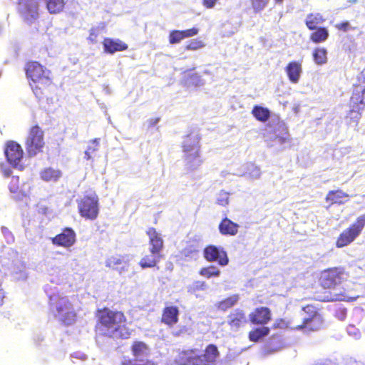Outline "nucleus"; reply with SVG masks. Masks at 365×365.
<instances>
[{"mask_svg":"<svg viewBox=\"0 0 365 365\" xmlns=\"http://www.w3.org/2000/svg\"><path fill=\"white\" fill-rule=\"evenodd\" d=\"M97 331L113 338H128L131 331L125 324V317L120 312L103 310L101 312Z\"/></svg>","mask_w":365,"mask_h":365,"instance_id":"1","label":"nucleus"},{"mask_svg":"<svg viewBox=\"0 0 365 365\" xmlns=\"http://www.w3.org/2000/svg\"><path fill=\"white\" fill-rule=\"evenodd\" d=\"M51 312L54 317L65 325H71L76 320L77 307L74 300L57 292L50 297Z\"/></svg>","mask_w":365,"mask_h":365,"instance_id":"2","label":"nucleus"},{"mask_svg":"<svg viewBox=\"0 0 365 365\" xmlns=\"http://www.w3.org/2000/svg\"><path fill=\"white\" fill-rule=\"evenodd\" d=\"M26 72L33 92L40 97L43 91L51 83L50 71L38 62H29L26 65Z\"/></svg>","mask_w":365,"mask_h":365,"instance_id":"3","label":"nucleus"},{"mask_svg":"<svg viewBox=\"0 0 365 365\" xmlns=\"http://www.w3.org/2000/svg\"><path fill=\"white\" fill-rule=\"evenodd\" d=\"M200 140L197 133H192L185 137L182 143L185 165L190 170L196 169L202 164Z\"/></svg>","mask_w":365,"mask_h":365,"instance_id":"4","label":"nucleus"},{"mask_svg":"<svg viewBox=\"0 0 365 365\" xmlns=\"http://www.w3.org/2000/svg\"><path fill=\"white\" fill-rule=\"evenodd\" d=\"M78 207L81 217L93 220L99 212L98 197L93 191L88 192L78 200Z\"/></svg>","mask_w":365,"mask_h":365,"instance_id":"5","label":"nucleus"},{"mask_svg":"<svg viewBox=\"0 0 365 365\" xmlns=\"http://www.w3.org/2000/svg\"><path fill=\"white\" fill-rule=\"evenodd\" d=\"M364 226L365 215H363L339 235L336 241V247L342 248L353 242L360 235Z\"/></svg>","mask_w":365,"mask_h":365,"instance_id":"6","label":"nucleus"},{"mask_svg":"<svg viewBox=\"0 0 365 365\" xmlns=\"http://www.w3.org/2000/svg\"><path fill=\"white\" fill-rule=\"evenodd\" d=\"M43 136V131L39 126L31 128L26 141V148L29 155L35 156L42 152L45 145Z\"/></svg>","mask_w":365,"mask_h":365,"instance_id":"7","label":"nucleus"},{"mask_svg":"<svg viewBox=\"0 0 365 365\" xmlns=\"http://www.w3.org/2000/svg\"><path fill=\"white\" fill-rule=\"evenodd\" d=\"M131 351L134 360L125 361L123 365H156L153 361L148 359L150 349L144 342L134 341L131 346Z\"/></svg>","mask_w":365,"mask_h":365,"instance_id":"8","label":"nucleus"},{"mask_svg":"<svg viewBox=\"0 0 365 365\" xmlns=\"http://www.w3.org/2000/svg\"><path fill=\"white\" fill-rule=\"evenodd\" d=\"M46 273L52 283L72 286L71 275L59 263L48 262L46 267Z\"/></svg>","mask_w":365,"mask_h":365,"instance_id":"9","label":"nucleus"},{"mask_svg":"<svg viewBox=\"0 0 365 365\" xmlns=\"http://www.w3.org/2000/svg\"><path fill=\"white\" fill-rule=\"evenodd\" d=\"M4 152L8 162L12 166L18 169L23 168L24 151L19 144L14 141L8 142Z\"/></svg>","mask_w":365,"mask_h":365,"instance_id":"10","label":"nucleus"},{"mask_svg":"<svg viewBox=\"0 0 365 365\" xmlns=\"http://www.w3.org/2000/svg\"><path fill=\"white\" fill-rule=\"evenodd\" d=\"M345 276L346 274L341 269H329L322 272L320 283L324 288H331L340 283Z\"/></svg>","mask_w":365,"mask_h":365,"instance_id":"11","label":"nucleus"},{"mask_svg":"<svg viewBox=\"0 0 365 365\" xmlns=\"http://www.w3.org/2000/svg\"><path fill=\"white\" fill-rule=\"evenodd\" d=\"M204 257L209 262H217L220 266H226L229 262L226 252L222 248L213 245L204 250Z\"/></svg>","mask_w":365,"mask_h":365,"instance_id":"12","label":"nucleus"},{"mask_svg":"<svg viewBox=\"0 0 365 365\" xmlns=\"http://www.w3.org/2000/svg\"><path fill=\"white\" fill-rule=\"evenodd\" d=\"M53 245L68 249L72 247L76 242V233L70 229H65L61 233L51 238Z\"/></svg>","mask_w":365,"mask_h":365,"instance_id":"13","label":"nucleus"},{"mask_svg":"<svg viewBox=\"0 0 365 365\" xmlns=\"http://www.w3.org/2000/svg\"><path fill=\"white\" fill-rule=\"evenodd\" d=\"M202 358L197 350H187L178 354L175 359L178 365H201Z\"/></svg>","mask_w":365,"mask_h":365,"instance_id":"14","label":"nucleus"},{"mask_svg":"<svg viewBox=\"0 0 365 365\" xmlns=\"http://www.w3.org/2000/svg\"><path fill=\"white\" fill-rule=\"evenodd\" d=\"M303 311L310 314V317L304 318V326L312 330L319 329L323 324V319L320 314H317L313 306L307 305L303 307Z\"/></svg>","mask_w":365,"mask_h":365,"instance_id":"15","label":"nucleus"},{"mask_svg":"<svg viewBox=\"0 0 365 365\" xmlns=\"http://www.w3.org/2000/svg\"><path fill=\"white\" fill-rule=\"evenodd\" d=\"M284 71L289 82L297 84L299 82L303 73L302 63L297 61H290L284 68Z\"/></svg>","mask_w":365,"mask_h":365,"instance_id":"16","label":"nucleus"},{"mask_svg":"<svg viewBox=\"0 0 365 365\" xmlns=\"http://www.w3.org/2000/svg\"><path fill=\"white\" fill-rule=\"evenodd\" d=\"M149 238V250L152 253H159L163 247V240L160 233L153 227H150L146 232Z\"/></svg>","mask_w":365,"mask_h":365,"instance_id":"17","label":"nucleus"},{"mask_svg":"<svg viewBox=\"0 0 365 365\" xmlns=\"http://www.w3.org/2000/svg\"><path fill=\"white\" fill-rule=\"evenodd\" d=\"M237 175L255 180L260 178L262 172L259 166L251 163H247L241 166V170L237 173Z\"/></svg>","mask_w":365,"mask_h":365,"instance_id":"18","label":"nucleus"},{"mask_svg":"<svg viewBox=\"0 0 365 365\" xmlns=\"http://www.w3.org/2000/svg\"><path fill=\"white\" fill-rule=\"evenodd\" d=\"M250 319L253 324H265L270 319V311L267 307L257 308L250 314Z\"/></svg>","mask_w":365,"mask_h":365,"instance_id":"19","label":"nucleus"},{"mask_svg":"<svg viewBox=\"0 0 365 365\" xmlns=\"http://www.w3.org/2000/svg\"><path fill=\"white\" fill-rule=\"evenodd\" d=\"M103 44L105 51L109 53L125 51L128 48L127 44L120 39L107 38L104 39Z\"/></svg>","mask_w":365,"mask_h":365,"instance_id":"20","label":"nucleus"},{"mask_svg":"<svg viewBox=\"0 0 365 365\" xmlns=\"http://www.w3.org/2000/svg\"><path fill=\"white\" fill-rule=\"evenodd\" d=\"M179 311L178 307L170 306L164 309L162 314V322L173 326L178 322Z\"/></svg>","mask_w":365,"mask_h":365,"instance_id":"21","label":"nucleus"},{"mask_svg":"<svg viewBox=\"0 0 365 365\" xmlns=\"http://www.w3.org/2000/svg\"><path fill=\"white\" fill-rule=\"evenodd\" d=\"M349 195L341 190H331L326 196V201L330 204H343L349 200Z\"/></svg>","mask_w":365,"mask_h":365,"instance_id":"22","label":"nucleus"},{"mask_svg":"<svg viewBox=\"0 0 365 365\" xmlns=\"http://www.w3.org/2000/svg\"><path fill=\"white\" fill-rule=\"evenodd\" d=\"M38 3L36 0H29L25 8L21 11L22 15L27 21L35 19L38 16Z\"/></svg>","mask_w":365,"mask_h":365,"instance_id":"23","label":"nucleus"},{"mask_svg":"<svg viewBox=\"0 0 365 365\" xmlns=\"http://www.w3.org/2000/svg\"><path fill=\"white\" fill-rule=\"evenodd\" d=\"M239 225L228 218L222 220L219 225V230L224 235H235L238 232Z\"/></svg>","mask_w":365,"mask_h":365,"instance_id":"24","label":"nucleus"},{"mask_svg":"<svg viewBox=\"0 0 365 365\" xmlns=\"http://www.w3.org/2000/svg\"><path fill=\"white\" fill-rule=\"evenodd\" d=\"M351 102L359 108L360 106H365V86L358 85L355 86Z\"/></svg>","mask_w":365,"mask_h":365,"instance_id":"25","label":"nucleus"},{"mask_svg":"<svg viewBox=\"0 0 365 365\" xmlns=\"http://www.w3.org/2000/svg\"><path fill=\"white\" fill-rule=\"evenodd\" d=\"M40 175L41 178L46 182H56L61 177V172L58 169L47 168Z\"/></svg>","mask_w":365,"mask_h":365,"instance_id":"26","label":"nucleus"},{"mask_svg":"<svg viewBox=\"0 0 365 365\" xmlns=\"http://www.w3.org/2000/svg\"><path fill=\"white\" fill-rule=\"evenodd\" d=\"M252 115L259 121L265 123L270 117V110L261 106H255L252 110Z\"/></svg>","mask_w":365,"mask_h":365,"instance_id":"27","label":"nucleus"},{"mask_svg":"<svg viewBox=\"0 0 365 365\" xmlns=\"http://www.w3.org/2000/svg\"><path fill=\"white\" fill-rule=\"evenodd\" d=\"M218 355V351L215 346L209 345L205 351L203 355H200L202 358L201 365L208 363H212L215 361Z\"/></svg>","mask_w":365,"mask_h":365,"instance_id":"28","label":"nucleus"},{"mask_svg":"<svg viewBox=\"0 0 365 365\" xmlns=\"http://www.w3.org/2000/svg\"><path fill=\"white\" fill-rule=\"evenodd\" d=\"M185 78V82L187 86L200 87L205 84L203 76L197 73L186 74Z\"/></svg>","mask_w":365,"mask_h":365,"instance_id":"29","label":"nucleus"},{"mask_svg":"<svg viewBox=\"0 0 365 365\" xmlns=\"http://www.w3.org/2000/svg\"><path fill=\"white\" fill-rule=\"evenodd\" d=\"M46 8L51 14H57L63 11L65 6L64 0H45Z\"/></svg>","mask_w":365,"mask_h":365,"instance_id":"30","label":"nucleus"},{"mask_svg":"<svg viewBox=\"0 0 365 365\" xmlns=\"http://www.w3.org/2000/svg\"><path fill=\"white\" fill-rule=\"evenodd\" d=\"M246 322L245 314L242 312H236L229 316V324L234 329H237Z\"/></svg>","mask_w":365,"mask_h":365,"instance_id":"31","label":"nucleus"},{"mask_svg":"<svg viewBox=\"0 0 365 365\" xmlns=\"http://www.w3.org/2000/svg\"><path fill=\"white\" fill-rule=\"evenodd\" d=\"M159 260V253H152L144 256L140 261V265L142 268L153 267Z\"/></svg>","mask_w":365,"mask_h":365,"instance_id":"32","label":"nucleus"},{"mask_svg":"<svg viewBox=\"0 0 365 365\" xmlns=\"http://www.w3.org/2000/svg\"><path fill=\"white\" fill-rule=\"evenodd\" d=\"M324 19L320 14H310L306 18V25L307 26L311 29H316L317 25L323 23Z\"/></svg>","mask_w":365,"mask_h":365,"instance_id":"33","label":"nucleus"},{"mask_svg":"<svg viewBox=\"0 0 365 365\" xmlns=\"http://www.w3.org/2000/svg\"><path fill=\"white\" fill-rule=\"evenodd\" d=\"M313 58L316 64L322 66L327 62V51L322 47L317 48L313 51Z\"/></svg>","mask_w":365,"mask_h":365,"instance_id":"34","label":"nucleus"},{"mask_svg":"<svg viewBox=\"0 0 365 365\" xmlns=\"http://www.w3.org/2000/svg\"><path fill=\"white\" fill-rule=\"evenodd\" d=\"M329 37V31L326 28H318L310 35V39L314 43L324 42Z\"/></svg>","mask_w":365,"mask_h":365,"instance_id":"35","label":"nucleus"},{"mask_svg":"<svg viewBox=\"0 0 365 365\" xmlns=\"http://www.w3.org/2000/svg\"><path fill=\"white\" fill-rule=\"evenodd\" d=\"M207 288L208 286L205 282L196 280L188 286L187 291L190 293L195 294L197 297H199L200 295L198 294V292L205 291L207 289Z\"/></svg>","mask_w":365,"mask_h":365,"instance_id":"36","label":"nucleus"},{"mask_svg":"<svg viewBox=\"0 0 365 365\" xmlns=\"http://www.w3.org/2000/svg\"><path fill=\"white\" fill-rule=\"evenodd\" d=\"M269 332V328L262 327L251 331L249 334V338L252 341L256 342L261 338L268 335Z\"/></svg>","mask_w":365,"mask_h":365,"instance_id":"37","label":"nucleus"},{"mask_svg":"<svg viewBox=\"0 0 365 365\" xmlns=\"http://www.w3.org/2000/svg\"><path fill=\"white\" fill-rule=\"evenodd\" d=\"M239 300V297L237 294L232 295L227 299L217 303V307L221 310H226L234 306Z\"/></svg>","mask_w":365,"mask_h":365,"instance_id":"38","label":"nucleus"},{"mask_svg":"<svg viewBox=\"0 0 365 365\" xmlns=\"http://www.w3.org/2000/svg\"><path fill=\"white\" fill-rule=\"evenodd\" d=\"M200 274L205 278H210L212 277H218L220 274V270L215 266H209L203 267L200 271Z\"/></svg>","mask_w":365,"mask_h":365,"instance_id":"39","label":"nucleus"},{"mask_svg":"<svg viewBox=\"0 0 365 365\" xmlns=\"http://www.w3.org/2000/svg\"><path fill=\"white\" fill-rule=\"evenodd\" d=\"M98 140L95 139L91 141L84 153L85 158L88 160H93V154L98 150Z\"/></svg>","mask_w":365,"mask_h":365,"instance_id":"40","label":"nucleus"},{"mask_svg":"<svg viewBox=\"0 0 365 365\" xmlns=\"http://www.w3.org/2000/svg\"><path fill=\"white\" fill-rule=\"evenodd\" d=\"M123 263V259L120 256L113 255L108 257L106 260V266L111 269H117Z\"/></svg>","mask_w":365,"mask_h":365,"instance_id":"41","label":"nucleus"},{"mask_svg":"<svg viewBox=\"0 0 365 365\" xmlns=\"http://www.w3.org/2000/svg\"><path fill=\"white\" fill-rule=\"evenodd\" d=\"M19 180L18 177H12L9 184V189L10 192L14 195L15 197H20L21 191L19 187Z\"/></svg>","mask_w":365,"mask_h":365,"instance_id":"42","label":"nucleus"},{"mask_svg":"<svg viewBox=\"0 0 365 365\" xmlns=\"http://www.w3.org/2000/svg\"><path fill=\"white\" fill-rule=\"evenodd\" d=\"M251 6L255 12L262 11L268 4L269 0H250Z\"/></svg>","mask_w":365,"mask_h":365,"instance_id":"43","label":"nucleus"},{"mask_svg":"<svg viewBox=\"0 0 365 365\" xmlns=\"http://www.w3.org/2000/svg\"><path fill=\"white\" fill-rule=\"evenodd\" d=\"M357 298V297H349L343 294H338L336 292L331 293V297L327 300H339V301H347V302H352L355 300Z\"/></svg>","mask_w":365,"mask_h":365,"instance_id":"44","label":"nucleus"},{"mask_svg":"<svg viewBox=\"0 0 365 365\" xmlns=\"http://www.w3.org/2000/svg\"><path fill=\"white\" fill-rule=\"evenodd\" d=\"M216 202L221 206H226L229 203V193L221 190L217 195Z\"/></svg>","mask_w":365,"mask_h":365,"instance_id":"45","label":"nucleus"},{"mask_svg":"<svg viewBox=\"0 0 365 365\" xmlns=\"http://www.w3.org/2000/svg\"><path fill=\"white\" fill-rule=\"evenodd\" d=\"M205 46V43L202 41L195 38L190 41L187 45H186V49L187 50H197L200 48H202Z\"/></svg>","mask_w":365,"mask_h":365,"instance_id":"46","label":"nucleus"},{"mask_svg":"<svg viewBox=\"0 0 365 365\" xmlns=\"http://www.w3.org/2000/svg\"><path fill=\"white\" fill-rule=\"evenodd\" d=\"M182 39L184 38L181 31H173L170 34L169 41L171 44L179 43Z\"/></svg>","mask_w":365,"mask_h":365,"instance_id":"47","label":"nucleus"},{"mask_svg":"<svg viewBox=\"0 0 365 365\" xmlns=\"http://www.w3.org/2000/svg\"><path fill=\"white\" fill-rule=\"evenodd\" d=\"M181 31L182 33L184 38L194 36L198 34V29L196 28H192Z\"/></svg>","mask_w":365,"mask_h":365,"instance_id":"48","label":"nucleus"},{"mask_svg":"<svg viewBox=\"0 0 365 365\" xmlns=\"http://www.w3.org/2000/svg\"><path fill=\"white\" fill-rule=\"evenodd\" d=\"M219 0H203L202 4L207 9H212Z\"/></svg>","mask_w":365,"mask_h":365,"instance_id":"49","label":"nucleus"},{"mask_svg":"<svg viewBox=\"0 0 365 365\" xmlns=\"http://www.w3.org/2000/svg\"><path fill=\"white\" fill-rule=\"evenodd\" d=\"M97 32L96 31V29H91L90 31V34H89V36H88V40L93 43H95L97 42Z\"/></svg>","mask_w":365,"mask_h":365,"instance_id":"50","label":"nucleus"},{"mask_svg":"<svg viewBox=\"0 0 365 365\" xmlns=\"http://www.w3.org/2000/svg\"><path fill=\"white\" fill-rule=\"evenodd\" d=\"M1 170L5 176H9L11 174V170L7 165L2 164L1 165Z\"/></svg>","mask_w":365,"mask_h":365,"instance_id":"51","label":"nucleus"},{"mask_svg":"<svg viewBox=\"0 0 365 365\" xmlns=\"http://www.w3.org/2000/svg\"><path fill=\"white\" fill-rule=\"evenodd\" d=\"M277 140L280 143H285L289 142V137H277Z\"/></svg>","mask_w":365,"mask_h":365,"instance_id":"52","label":"nucleus"},{"mask_svg":"<svg viewBox=\"0 0 365 365\" xmlns=\"http://www.w3.org/2000/svg\"><path fill=\"white\" fill-rule=\"evenodd\" d=\"M348 26V23L347 22H345V23H341L339 25L336 26V27L339 29H346V26Z\"/></svg>","mask_w":365,"mask_h":365,"instance_id":"53","label":"nucleus"},{"mask_svg":"<svg viewBox=\"0 0 365 365\" xmlns=\"http://www.w3.org/2000/svg\"><path fill=\"white\" fill-rule=\"evenodd\" d=\"M1 232L3 235H11V233L10 232V231L9 230L8 228L5 227H3L1 228Z\"/></svg>","mask_w":365,"mask_h":365,"instance_id":"54","label":"nucleus"},{"mask_svg":"<svg viewBox=\"0 0 365 365\" xmlns=\"http://www.w3.org/2000/svg\"><path fill=\"white\" fill-rule=\"evenodd\" d=\"M4 298V293L2 290H0V305H1L3 304Z\"/></svg>","mask_w":365,"mask_h":365,"instance_id":"55","label":"nucleus"},{"mask_svg":"<svg viewBox=\"0 0 365 365\" xmlns=\"http://www.w3.org/2000/svg\"><path fill=\"white\" fill-rule=\"evenodd\" d=\"M151 121H153L152 124L155 125V124L158 123V122L159 121V118H155V119L151 120Z\"/></svg>","mask_w":365,"mask_h":365,"instance_id":"56","label":"nucleus"},{"mask_svg":"<svg viewBox=\"0 0 365 365\" xmlns=\"http://www.w3.org/2000/svg\"><path fill=\"white\" fill-rule=\"evenodd\" d=\"M274 1H275L276 4H281L283 3L284 0H274Z\"/></svg>","mask_w":365,"mask_h":365,"instance_id":"57","label":"nucleus"},{"mask_svg":"<svg viewBox=\"0 0 365 365\" xmlns=\"http://www.w3.org/2000/svg\"><path fill=\"white\" fill-rule=\"evenodd\" d=\"M356 1H357V0H349V1L350 3H352V4L356 3Z\"/></svg>","mask_w":365,"mask_h":365,"instance_id":"58","label":"nucleus"},{"mask_svg":"<svg viewBox=\"0 0 365 365\" xmlns=\"http://www.w3.org/2000/svg\"><path fill=\"white\" fill-rule=\"evenodd\" d=\"M361 75H362V76H364V75H365V69L361 72Z\"/></svg>","mask_w":365,"mask_h":365,"instance_id":"59","label":"nucleus"}]
</instances>
